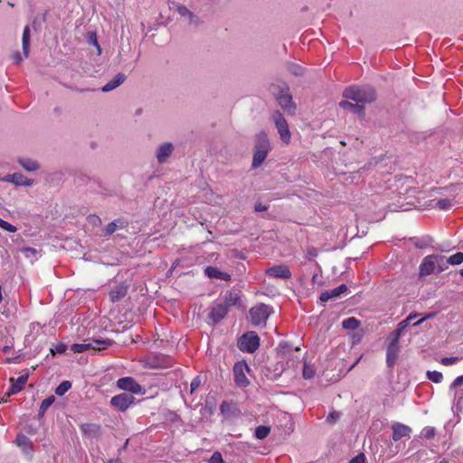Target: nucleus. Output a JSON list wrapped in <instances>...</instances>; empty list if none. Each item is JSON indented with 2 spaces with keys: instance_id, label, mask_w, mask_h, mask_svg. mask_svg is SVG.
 <instances>
[{
  "instance_id": "f257e3e1",
  "label": "nucleus",
  "mask_w": 463,
  "mask_h": 463,
  "mask_svg": "<svg viewBox=\"0 0 463 463\" xmlns=\"http://www.w3.org/2000/svg\"><path fill=\"white\" fill-rule=\"evenodd\" d=\"M343 96L346 99L353 100L363 107L364 104L371 103L375 99L373 89L368 86H351L344 90Z\"/></svg>"
},
{
  "instance_id": "f03ea898",
  "label": "nucleus",
  "mask_w": 463,
  "mask_h": 463,
  "mask_svg": "<svg viewBox=\"0 0 463 463\" xmlns=\"http://www.w3.org/2000/svg\"><path fill=\"white\" fill-rule=\"evenodd\" d=\"M113 341L110 339L92 338L84 341L81 344H73L71 350L74 353H83L89 350L101 351L105 350L112 345Z\"/></svg>"
},
{
  "instance_id": "7ed1b4c3",
  "label": "nucleus",
  "mask_w": 463,
  "mask_h": 463,
  "mask_svg": "<svg viewBox=\"0 0 463 463\" xmlns=\"http://www.w3.org/2000/svg\"><path fill=\"white\" fill-rule=\"evenodd\" d=\"M271 91L282 109L289 114H293L295 112L296 105L292 100V96L289 94V89L288 86L283 88L273 86Z\"/></svg>"
},
{
  "instance_id": "20e7f679",
  "label": "nucleus",
  "mask_w": 463,
  "mask_h": 463,
  "mask_svg": "<svg viewBox=\"0 0 463 463\" xmlns=\"http://www.w3.org/2000/svg\"><path fill=\"white\" fill-rule=\"evenodd\" d=\"M269 151V141L268 137L265 135H260L258 137L256 144H255V149H254V155H253V160H252V167L257 168L259 167L266 159L268 153Z\"/></svg>"
},
{
  "instance_id": "39448f33",
  "label": "nucleus",
  "mask_w": 463,
  "mask_h": 463,
  "mask_svg": "<svg viewBox=\"0 0 463 463\" xmlns=\"http://www.w3.org/2000/svg\"><path fill=\"white\" fill-rule=\"evenodd\" d=\"M259 346L260 337L253 331L247 332L238 341V347L242 352L254 353Z\"/></svg>"
},
{
  "instance_id": "423d86ee",
  "label": "nucleus",
  "mask_w": 463,
  "mask_h": 463,
  "mask_svg": "<svg viewBox=\"0 0 463 463\" xmlns=\"http://www.w3.org/2000/svg\"><path fill=\"white\" fill-rule=\"evenodd\" d=\"M271 313V308L265 304H260L250 310V320L253 326L265 324Z\"/></svg>"
},
{
  "instance_id": "0eeeda50",
  "label": "nucleus",
  "mask_w": 463,
  "mask_h": 463,
  "mask_svg": "<svg viewBox=\"0 0 463 463\" xmlns=\"http://www.w3.org/2000/svg\"><path fill=\"white\" fill-rule=\"evenodd\" d=\"M272 118L281 140L285 144H288L291 139V134L287 120L279 111H275L272 115Z\"/></svg>"
},
{
  "instance_id": "6e6552de",
  "label": "nucleus",
  "mask_w": 463,
  "mask_h": 463,
  "mask_svg": "<svg viewBox=\"0 0 463 463\" xmlns=\"http://www.w3.org/2000/svg\"><path fill=\"white\" fill-rule=\"evenodd\" d=\"M250 371L248 364L244 361L237 362L233 366L234 381L237 386L246 387L250 384V381L246 376V373Z\"/></svg>"
},
{
  "instance_id": "1a4fd4ad",
  "label": "nucleus",
  "mask_w": 463,
  "mask_h": 463,
  "mask_svg": "<svg viewBox=\"0 0 463 463\" xmlns=\"http://www.w3.org/2000/svg\"><path fill=\"white\" fill-rule=\"evenodd\" d=\"M117 387L123 391H128L134 394H141L144 392L143 387L130 376L119 378L117 381Z\"/></svg>"
},
{
  "instance_id": "9d476101",
  "label": "nucleus",
  "mask_w": 463,
  "mask_h": 463,
  "mask_svg": "<svg viewBox=\"0 0 463 463\" xmlns=\"http://www.w3.org/2000/svg\"><path fill=\"white\" fill-rule=\"evenodd\" d=\"M449 394L457 406L463 404V375L457 377L449 386Z\"/></svg>"
},
{
  "instance_id": "9b49d317",
  "label": "nucleus",
  "mask_w": 463,
  "mask_h": 463,
  "mask_svg": "<svg viewBox=\"0 0 463 463\" xmlns=\"http://www.w3.org/2000/svg\"><path fill=\"white\" fill-rule=\"evenodd\" d=\"M134 400L132 395L123 392L113 396L110 403L118 410L124 411L133 403Z\"/></svg>"
},
{
  "instance_id": "f8f14e48",
  "label": "nucleus",
  "mask_w": 463,
  "mask_h": 463,
  "mask_svg": "<svg viewBox=\"0 0 463 463\" xmlns=\"http://www.w3.org/2000/svg\"><path fill=\"white\" fill-rule=\"evenodd\" d=\"M174 152V146L170 142L162 143L155 152L156 158L159 164H165Z\"/></svg>"
},
{
  "instance_id": "ddd939ff",
  "label": "nucleus",
  "mask_w": 463,
  "mask_h": 463,
  "mask_svg": "<svg viewBox=\"0 0 463 463\" xmlns=\"http://www.w3.org/2000/svg\"><path fill=\"white\" fill-rule=\"evenodd\" d=\"M390 344L387 347V354H386V363L389 367L393 366L395 364L399 352H400V345H399V340L395 339V337H390Z\"/></svg>"
},
{
  "instance_id": "4468645a",
  "label": "nucleus",
  "mask_w": 463,
  "mask_h": 463,
  "mask_svg": "<svg viewBox=\"0 0 463 463\" xmlns=\"http://www.w3.org/2000/svg\"><path fill=\"white\" fill-rule=\"evenodd\" d=\"M436 264V255L433 254L425 257L420 265V275L423 277L437 273Z\"/></svg>"
},
{
  "instance_id": "2eb2a0df",
  "label": "nucleus",
  "mask_w": 463,
  "mask_h": 463,
  "mask_svg": "<svg viewBox=\"0 0 463 463\" xmlns=\"http://www.w3.org/2000/svg\"><path fill=\"white\" fill-rule=\"evenodd\" d=\"M266 274L277 279H288L291 278V272L286 265L273 266L266 270Z\"/></svg>"
},
{
  "instance_id": "dca6fc26",
  "label": "nucleus",
  "mask_w": 463,
  "mask_h": 463,
  "mask_svg": "<svg viewBox=\"0 0 463 463\" xmlns=\"http://www.w3.org/2000/svg\"><path fill=\"white\" fill-rule=\"evenodd\" d=\"M176 11L184 22L187 23L188 24L198 25L200 24V20L197 15L191 12L186 6L178 5L176 6Z\"/></svg>"
},
{
  "instance_id": "f3484780",
  "label": "nucleus",
  "mask_w": 463,
  "mask_h": 463,
  "mask_svg": "<svg viewBox=\"0 0 463 463\" xmlns=\"http://www.w3.org/2000/svg\"><path fill=\"white\" fill-rule=\"evenodd\" d=\"M411 433V429L402 423H394L392 425V439L398 441L402 438H409Z\"/></svg>"
},
{
  "instance_id": "a211bd4d",
  "label": "nucleus",
  "mask_w": 463,
  "mask_h": 463,
  "mask_svg": "<svg viewBox=\"0 0 463 463\" xmlns=\"http://www.w3.org/2000/svg\"><path fill=\"white\" fill-rule=\"evenodd\" d=\"M204 274H205V276H207L210 279H222V280H225V281H228L231 279L230 274H228L227 272H223V271L220 270L219 269L213 267V266L206 267L204 269Z\"/></svg>"
},
{
  "instance_id": "6ab92c4d",
  "label": "nucleus",
  "mask_w": 463,
  "mask_h": 463,
  "mask_svg": "<svg viewBox=\"0 0 463 463\" xmlns=\"http://www.w3.org/2000/svg\"><path fill=\"white\" fill-rule=\"evenodd\" d=\"M228 308L223 304H218L212 308L210 317L213 322L221 321L227 314Z\"/></svg>"
},
{
  "instance_id": "aec40b11",
  "label": "nucleus",
  "mask_w": 463,
  "mask_h": 463,
  "mask_svg": "<svg viewBox=\"0 0 463 463\" xmlns=\"http://www.w3.org/2000/svg\"><path fill=\"white\" fill-rule=\"evenodd\" d=\"M126 80V75L123 73H118L112 80H110L108 83H106L102 88V91L108 92L115 90L119 85H121Z\"/></svg>"
},
{
  "instance_id": "412c9836",
  "label": "nucleus",
  "mask_w": 463,
  "mask_h": 463,
  "mask_svg": "<svg viewBox=\"0 0 463 463\" xmlns=\"http://www.w3.org/2000/svg\"><path fill=\"white\" fill-rule=\"evenodd\" d=\"M128 292V288L123 284L115 286L109 292V298L112 302H117L122 299Z\"/></svg>"
},
{
  "instance_id": "4be33fe9",
  "label": "nucleus",
  "mask_w": 463,
  "mask_h": 463,
  "mask_svg": "<svg viewBox=\"0 0 463 463\" xmlns=\"http://www.w3.org/2000/svg\"><path fill=\"white\" fill-rule=\"evenodd\" d=\"M418 316V314H410L406 319L402 320L398 324L397 329H395L390 334V337H395V339H400L403 330L411 322V317H417Z\"/></svg>"
},
{
  "instance_id": "5701e85b",
  "label": "nucleus",
  "mask_w": 463,
  "mask_h": 463,
  "mask_svg": "<svg viewBox=\"0 0 463 463\" xmlns=\"http://www.w3.org/2000/svg\"><path fill=\"white\" fill-rule=\"evenodd\" d=\"M418 316V314H410L406 319L402 320L398 324L397 329H395L390 334V337H395V339H400L403 330L411 322V317H417Z\"/></svg>"
},
{
  "instance_id": "b1692460",
  "label": "nucleus",
  "mask_w": 463,
  "mask_h": 463,
  "mask_svg": "<svg viewBox=\"0 0 463 463\" xmlns=\"http://www.w3.org/2000/svg\"><path fill=\"white\" fill-rule=\"evenodd\" d=\"M240 303V295L236 291L229 290L226 291L223 297V305L227 307V308L237 306Z\"/></svg>"
},
{
  "instance_id": "393cba45",
  "label": "nucleus",
  "mask_w": 463,
  "mask_h": 463,
  "mask_svg": "<svg viewBox=\"0 0 463 463\" xmlns=\"http://www.w3.org/2000/svg\"><path fill=\"white\" fill-rule=\"evenodd\" d=\"M28 380V373L21 374L16 380L11 379L12 386L9 392L10 393H16L23 390L24 384Z\"/></svg>"
},
{
  "instance_id": "a878e982",
  "label": "nucleus",
  "mask_w": 463,
  "mask_h": 463,
  "mask_svg": "<svg viewBox=\"0 0 463 463\" xmlns=\"http://www.w3.org/2000/svg\"><path fill=\"white\" fill-rule=\"evenodd\" d=\"M339 106L343 109H349L351 110L353 113H355V114H358L360 117L364 116V109H363V106L362 105H359L357 104L356 102L355 103H351L347 100H343L339 103Z\"/></svg>"
},
{
  "instance_id": "bb28decb",
  "label": "nucleus",
  "mask_w": 463,
  "mask_h": 463,
  "mask_svg": "<svg viewBox=\"0 0 463 463\" xmlns=\"http://www.w3.org/2000/svg\"><path fill=\"white\" fill-rule=\"evenodd\" d=\"M16 445L21 448L24 452L32 450V442L29 438L24 434H18L15 439Z\"/></svg>"
},
{
  "instance_id": "cd10ccee",
  "label": "nucleus",
  "mask_w": 463,
  "mask_h": 463,
  "mask_svg": "<svg viewBox=\"0 0 463 463\" xmlns=\"http://www.w3.org/2000/svg\"><path fill=\"white\" fill-rule=\"evenodd\" d=\"M13 184L18 186H32L33 184V181L25 177L22 174L14 173Z\"/></svg>"
},
{
  "instance_id": "c85d7f7f",
  "label": "nucleus",
  "mask_w": 463,
  "mask_h": 463,
  "mask_svg": "<svg viewBox=\"0 0 463 463\" xmlns=\"http://www.w3.org/2000/svg\"><path fill=\"white\" fill-rule=\"evenodd\" d=\"M30 37V28L29 26H25L24 28L22 38L23 52L25 57H27L29 54Z\"/></svg>"
},
{
  "instance_id": "c756f323",
  "label": "nucleus",
  "mask_w": 463,
  "mask_h": 463,
  "mask_svg": "<svg viewBox=\"0 0 463 463\" xmlns=\"http://www.w3.org/2000/svg\"><path fill=\"white\" fill-rule=\"evenodd\" d=\"M18 161L20 165L27 171L33 172L39 169L38 163L30 158H20Z\"/></svg>"
},
{
  "instance_id": "7c9ffc66",
  "label": "nucleus",
  "mask_w": 463,
  "mask_h": 463,
  "mask_svg": "<svg viewBox=\"0 0 463 463\" xmlns=\"http://www.w3.org/2000/svg\"><path fill=\"white\" fill-rule=\"evenodd\" d=\"M436 260L437 273H440L449 268V262L447 257L443 255H436Z\"/></svg>"
},
{
  "instance_id": "2f4dec72",
  "label": "nucleus",
  "mask_w": 463,
  "mask_h": 463,
  "mask_svg": "<svg viewBox=\"0 0 463 463\" xmlns=\"http://www.w3.org/2000/svg\"><path fill=\"white\" fill-rule=\"evenodd\" d=\"M125 226L124 222L122 221H114L108 224V226L104 230V235L109 236L114 233L118 228H123Z\"/></svg>"
},
{
  "instance_id": "473e14b6",
  "label": "nucleus",
  "mask_w": 463,
  "mask_h": 463,
  "mask_svg": "<svg viewBox=\"0 0 463 463\" xmlns=\"http://www.w3.org/2000/svg\"><path fill=\"white\" fill-rule=\"evenodd\" d=\"M54 401H55L54 396H49L42 402L40 409H39V417H43L46 411L54 402Z\"/></svg>"
},
{
  "instance_id": "72a5a7b5",
  "label": "nucleus",
  "mask_w": 463,
  "mask_h": 463,
  "mask_svg": "<svg viewBox=\"0 0 463 463\" xmlns=\"http://www.w3.org/2000/svg\"><path fill=\"white\" fill-rule=\"evenodd\" d=\"M329 291L331 293L333 299H335L344 294L346 295L348 293V288L346 285L341 284L338 287L330 289Z\"/></svg>"
},
{
  "instance_id": "f704fd0d",
  "label": "nucleus",
  "mask_w": 463,
  "mask_h": 463,
  "mask_svg": "<svg viewBox=\"0 0 463 463\" xmlns=\"http://www.w3.org/2000/svg\"><path fill=\"white\" fill-rule=\"evenodd\" d=\"M360 325V322L355 317H348L342 322V326L345 329L354 330L356 329Z\"/></svg>"
},
{
  "instance_id": "c9c22d12",
  "label": "nucleus",
  "mask_w": 463,
  "mask_h": 463,
  "mask_svg": "<svg viewBox=\"0 0 463 463\" xmlns=\"http://www.w3.org/2000/svg\"><path fill=\"white\" fill-rule=\"evenodd\" d=\"M71 388V383L70 381L61 382L55 389V393L58 396H62Z\"/></svg>"
},
{
  "instance_id": "e433bc0d",
  "label": "nucleus",
  "mask_w": 463,
  "mask_h": 463,
  "mask_svg": "<svg viewBox=\"0 0 463 463\" xmlns=\"http://www.w3.org/2000/svg\"><path fill=\"white\" fill-rule=\"evenodd\" d=\"M270 432L269 427L267 426H259L255 429V437L259 439H265Z\"/></svg>"
},
{
  "instance_id": "4c0bfd02",
  "label": "nucleus",
  "mask_w": 463,
  "mask_h": 463,
  "mask_svg": "<svg viewBox=\"0 0 463 463\" xmlns=\"http://www.w3.org/2000/svg\"><path fill=\"white\" fill-rule=\"evenodd\" d=\"M427 378L436 383H439L443 380V374L438 371H428Z\"/></svg>"
},
{
  "instance_id": "58836bf2",
  "label": "nucleus",
  "mask_w": 463,
  "mask_h": 463,
  "mask_svg": "<svg viewBox=\"0 0 463 463\" xmlns=\"http://www.w3.org/2000/svg\"><path fill=\"white\" fill-rule=\"evenodd\" d=\"M434 206L439 210H449L452 206V201L450 199H439Z\"/></svg>"
},
{
  "instance_id": "ea45409f",
  "label": "nucleus",
  "mask_w": 463,
  "mask_h": 463,
  "mask_svg": "<svg viewBox=\"0 0 463 463\" xmlns=\"http://www.w3.org/2000/svg\"><path fill=\"white\" fill-rule=\"evenodd\" d=\"M449 265H458L463 262V252H457L448 258Z\"/></svg>"
},
{
  "instance_id": "a19ab883",
  "label": "nucleus",
  "mask_w": 463,
  "mask_h": 463,
  "mask_svg": "<svg viewBox=\"0 0 463 463\" xmlns=\"http://www.w3.org/2000/svg\"><path fill=\"white\" fill-rule=\"evenodd\" d=\"M288 70L290 73H292L293 75H296V76H300L304 72V69L300 65L296 64V63H290L288 66Z\"/></svg>"
},
{
  "instance_id": "79ce46f5",
  "label": "nucleus",
  "mask_w": 463,
  "mask_h": 463,
  "mask_svg": "<svg viewBox=\"0 0 463 463\" xmlns=\"http://www.w3.org/2000/svg\"><path fill=\"white\" fill-rule=\"evenodd\" d=\"M21 251L28 259H32V260L37 259L38 251L34 248H31V247L23 248L21 250Z\"/></svg>"
},
{
  "instance_id": "37998d69",
  "label": "nucleus",
  "mask_w": 463,
  "mask_h": 463,
  "mask_svg": "<svg viewBox=\"0 0 463 463\" xmlns=\"http://www.w3.org/2000/svg\"><path fill=\"white\" fill-rule=\"evenodd\" d=\"M435 434L436 430L434 427L428 426L421 430V436L428 439H432L435 436Z\"/></svg>"
},
{
  "instance_id": "c03bdc74",
  "label": "nucleus",
  "mask_w": 463,
  "mask_h": 463,
  "mask_svg": "<svg viewBox=\"0 0 463 463\" xmlns=\"http://www.w3.org/2000/svg\"><path fill=\"white\" fill-rule=\"evenodd\" d=\"M0 228L8 232H15L17 228L8 222L0 218Z\"/></svg>"
},
{
  "instance_id": "a18cd8bd",
  "label": "nucleus",
  "mask_w": 463,
  "mask_h": 463,
  "mask_svg": "<svg viewBox=\"0 0 463 463\" xmlns=\"http://www.w3.org/2000/svg\"><path fill=\"white\" fill-rule=\"evenodd\" d=\"M315 374V371L312 367L307 365V364L303 366V377L305 379H311Z\"/></svg>"
},
{
  "instance_id": "49530a36",
  "label": "nucleus",
  "mask_w": 463,
  "mask_h": 463,
  "mask_svg": "<svg viewBox=\"0 0 463 463\" xmlns=\"http://www.w3.org/2000/svg\"><path fill=\"white\" fill-rule=\"evenodd\" d=\"M81 430L83 432H96L99 430V426L97 424H83L81 425Z\"/></svg>"
},
{
  "instance_id": "de8ad7c7",
  "label": "nucleus",
  "mask_w": 463,
  "mask_h": 463,
  "mask_svg": "<svg viewBox=\"0 0 463 463\" xmlns=\"http://www.w3.org/2000/svg\"><path fill=\"white\" fill-rule=\"evenodd\" d=\"M209 462L210 463H224L222 454L219 451L213 452Z\"/></svg>"
},
{
  "instance_id": "09e8293b",
  "label": "nucleus",
  "mask_w": 463,
  "mask_h": 463,
  "mask_svg": "<svg viewBox=\"0 0 463 463\" xmlns=\"http://www.w3.org/2000/svg\"><path fill=\"white\" fill-rule=\"evenodd\" d=\"M458 361V357L452 356V357H445L441 359V364L444 365H451L456 364Z\"/></svg>"
},
{
  "instance_id": "8fccbe9b",
  "label": "nucleus",
  "mask_w": 463,
  "mask_h": 463,
  "mask_svg": "<svg viewBox=\"0 0 463 463\" xmlns=\"http://www.w3.org/2000/svg\"><path fill=\"white\" fill-rule=\"evenodd\" d=\"M330 299H333V298H332L331 293H330V291H329V290H326V291H324V292H322V293H321V295H320V300H321L322 302H326V301H328V300H330Z\"/></svg>"
},
{
  "instance_id": "3c124183",
  "label": "nucleus",
  "mask_w": 463,
  "mask_h": 463,
  "mask_svg": "<svg viewBox=\"0 0 463 463\" xmlns=\"http://www.w3.org/2000/svg\"><path fill=\"white\" fill-rule=\"evenodd\" d=\"M349 463H365V457L364 454H359L352 458Z\"/></svg>"
},
{
  "instance_id": "603ef678",
  "label": "nucleus",
  "mask_w": 463,
  "mask_h": 463,
  "mask_svg": "<svg viewBox=\"0 0 463 463\" xmlns=\"http://www.w3.org/2000/svg\"><path fill=\"white\" fill-rule=\"evenodd\" d=\"M231 409V404L227 402H222L220 410L222 414H227Z\"/></svg>"
},
{
  "instance_id": "864d4df0",
  "label": "nucleus",
  "mask_w": 463,
  "mask_h": 463,
  "mask_svg": "<svg viewBox=\"0 0 463 463\" xmlns=\"http://www.w3.org/2000/svg\"><path fill=\"white\" fill-rule=\"evenodd\" d=\"M340 417V414L336 411H334V412H331L327 418H326V421L328 422H335L336 420H338Z\"/></svg>"
},
{
  "instance_id": "5fc2aeb1",
  "label": "nucleus",
  "mask_w": 463,
  "mask_h": 463,
  "mask_svg": "<svg viewBox=\"0 0 463 463\" xmlns=\"http://www.w3.org/2000/svg\"><path fill=\"white\" fill-rule=\"evenodd\" d=\"M67 349V346L64 344H59L55 346V352L58 354H63Z\"/></svg>"
},
{
  "instance_id": "6e6d98bb",
  "label": "nucleus",
  "mask_w": 463,
  "mask_h": 463,
  "mask_svg": "<svg viewBox=\"0 0 463 463\" xmlns=\"http://www.w3.org/2000/svg\"><path fill=\"white\" fill-rule=\"evenodd\" d=\"M200 385V380L199 378H194L192 383H191V390L192 392L194 391L195 389L198 388V386Z\"/></svg>"
},
{
  "instance_id": "4d7b16f0",
  "label": "nucleus",
  "mask_w": 463,
  "mask_h": 463,
  "mask_svg": "<svg viewBox=\"0 0 463 463\" xmlns=\"http://www.w3.org/2000/svg\"><path fill=\"white\" fill-rule=\"evenodd\" d=\"M267 210H268V207L266 205H263L260 203H258L255 204V211L256 212H264V211H267Z\"/></svg>"
},
{
  "instance_id": "13d9d810",
  "label": "nucleus",
  "mask_w": 463,
  "mask_h": 463,
  "mask_svg": "<svg viewBox=\"0 0 463 463\" xmlns=\"http://www.w3.org/2000/svg\"><path fill=\"white\" fill-rule=\"evenodd\" d=\"M13 179H14V174L6 175L5 176L0 178V181L8 182V183H12L13 184Z\"/></svg>"
},
{
  "instance_id": "bf43d9fd",
  "label": "nucleus",
  "mask_w": 463,
  "mask_h": 463,
  "mask_svg": "<svg viewBox=\"0 0 463 463\" xmlns=\"http://www.w3.org/2000/svg\"><path fill=\"white\" fill-rule=\"evenodd\" d=\"M432 317V315H431V314H430V315H429V316H426V317H422V318H420V320H418V321L414 322V323H413V326H419V325H420L424 320H426L428 317Z\"/></svg>"
},
{
  "instance_id": "052dcab7",
  "label": "nucleus",
  "mask_w": 463,
  "mask_h": 463,
  "mask_svg": "<svg viewBox=\"0 0 463 463\" xmlns=\"http://www.w3.org/2000/svg\"><path fill=\"white\" fill-rule=\"evenodd\" d=\"M93 42V44L97 47L98 51H99V53H100V48L98 44V42H97V39H96V36L94 35V39L92 40Z\"/></svg>"
},
{
  "instance_id": "680f3d73",
  "label": "nucleus",
  "mask_w": 463,
  "mask_h": 463,
  "mask_svg": "<svg viewBox=\"0 0 463 463\" xmlns=\"http://www.w3.org/2000/svg\"><path fill=\"white\" fill-rule=\"evenodd\" d=\"M14 58H15V61L17 63L22 61V58H21L20 54H16Z\"/></svg>"
},
{
  "instance_id": "e2e57ef3",
  "label": "nucleus",
  "mask_w": 463,
  "mask_h": 463,
  "mask_svg": "<svg viewBox=\"0 0 463 463\" xmlns=\"http://www.w3.org/2000/svg\"><path fill=\"white\" fill-rule=\"evenodd\" d=\"M399 209L402 210V211H407V210H409V207H406L405 205H400Z\"/></svg>"
},
{
  "instance_id": "0e129e2a",
  "label": "nucleus",
  "mask_w": 463,
  "mask_h": 463,
  "mask_svg": "<svg viewBox=\"0 0 463 463\" xmlns=\"http://www.w3.org/2000/svg\"><path fill=\"white\" fill-rule=\"evenodd\" d=\"M439 463H450L448 459H441Z\"/></svg>"
},
{
  "instance_id": "69168bd1",
  "label": "nucleus",
  "mask_w": 463,
  "mask_h": 463,
  "mask_svg": "<svg viewBox=\"0 0 463 463\" xmlns=\"http://www.w3.org/2000/svg\"><path fill=\"white\" fill-rule=\"evenodd\" d=\"M3 300V295H2V287L0 286V303Z\"/></svg>"
},
{
  "instance_id": "338daca9",
  "label": "nucleus",
  "mask_w": 463,
  "mask_h": 463,
  "mask_svg": "<svg viewBox=\"0 0 463 463\" xmlns=\"http://www.w3.org/2000/svg\"><path fill=\"white\" fill-rule=\"evenodd\" d=\"M389 208H390V211H398V208H396V207L395 208H392L391 206H389Z\"/></svg>"
},
{
  "instance_id": "774afa93",
  "label": "nucleus",
  "mask_w": 463,
  "mask_h": 463,
  "mask_svg": "<svg viewBox=\"0 0 463 463\" xmlns=\"http://www.w3.org/2000/svg\"><path fill=\"white\" fill-rule=\"evenodd\" d=\"M460 275L463 277V269L460 270Z\"/></svg>"
}]
</instances>
